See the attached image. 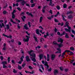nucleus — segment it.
Listing matches in <instances>:
<instances>
[{"mask_svg":"<svg viewBox=\"0 0 75 75\" xmlns=\"http://www.w3.org/2000/svg\"><path fill=\"white\" fill-rule=\"evenodd\" d=\"M33 52V50H31L28 52L29 54L30 57V58L32 61H33L34 62H36V59H35V57L36 54L34 53H33L32 54L31 52Z\"/></svg>","mask_w":75,"mask_h":75,"instance_id":"nucleus-1","label":"nucleus"},{"mask_svg":"<svg viewBox=\"0 0 75 75\" xmlns=\"http://www.w3.org/2000/svg\"><path fill=\"white\" fill-rule=\"evenodd\" d=\"M63 39H62V38H60L58 40V42H60L61 43L60 44H58L57 42H56L55 41L53 42V44L58 45L59 48H61V47L64 46V45L62 44L63 43Z\"/></svg>","mask_w":75,"mask_h":75,"instance_id":"nucleus-2","label":"nucleus"},{"mask_svg":"<svg viewBox=\"0 0 75 75\" xmlns=\"http://www.w3.org/2000/svg\"><path fill=\"white\" fill-rule=\"evenodd\" d=\"M25 37L27 38H24L23 41H24V42H28L29 41V38H30V37L28 35H26Z\"/></svg>","mask_w":75,"mask_h":75,"instance_id":"nucleus-3","label":"nucleus"},{"mask_svg":"<svg viewBox=\"0 0 75 75\" xmlns=\"http://www.w3.org/2000/svg\"><path fill=\"white\" fill-rule=\"evenodd\" d=\"M23 58H24V56L23 55L22 56V57H21L20 59L21 61H19L18 62V64H21V63H22V62H23Z\"/></svg>","mask_w":75,"mask_h":75,"instance_id":"nucleus-4","label":"nucleus"},{"mask_svg":"<svg viewBox=\"0 0 75 75\" xmlns=\"http://www.w3.org/2000/svg\"><path fill=\"white\" fill-rule=\"evenodd\" d=\"M55 57H56V55L54 54H52L51 55V59L52 61H54V59L55 58Z\"/></svg>","mask_w":75,"mask_h":75,"instance_id":"nucleus-5","label":"nucleus"},{"mask_svg":"<svg viewBox=\"0 0 75 75\" xmlns=\"http://www.w3.org/2000/svg\"><path fill=\"white\" fill-rule=\"evenodd\" d=\"M2 35H3V36H4V37H6L7 38H10L11 39L12 37V36H11V35H9V36H8L7 35H5V34H4V33Z\"/></svg>","mask_w":75,"mask_h":75,"instance_id":"nucleus-6","label":"nucleus"},{"mask_svg":"<svg viewBox=\"0 0 75 75\" xmlns=\"http://www.w3.org/2000/svg\"><path fill=\"white\" fill-rule=\"evenodd\" d=\"M57 50H58V51H57L55 52V54H61V50L60 48H57Z\"/></svg>","mask_w":75,"mask_h":75,"instance_id":"nucleus-7","label":"nucleus"},{"mask_svg":"<svg viewBox=\"0 0 75 75\" xmlns=\"http://www.w3.org/2000/svg\"><path fill=\"white\" fill-rule=\"evenodd\" d=\"M25 58L26 59V60L27 62H29L30 61V59L29 56L28 55L26 56Z\"/></svg>","mask_w":75,"mask_h":75,"instance_id":"nucleus-8","label":"nucleus"},{"mask_svg":"<svg viewBox=\"0 0 75 75\" xmlns=\"http://www.w3.org/2000/svg\"><path fill=\"white\" fill-rule=\"evenodd\" d=\"M46 35H44V37L45 38H47V37H48V36L49 37L50 36V34L48 32H47L46 33Z\"/></svg>","mask_w":75,"mask_h":75,"instance_id":"nucleus-9","label":"nucleus"},{"mask_svg":"<svg viewBox=\"0 0 75 75\" xmlns=\"http://www.w3.org/2000/svg\"><path fill=\"white\" fill-rule=\"evenodd\" d=\"M61 16L62 17L63 20V21H67V19H65V18L66 17V16L65 15H64V14H62L61 15Z\"/></svg>","mask_w":75,"mask_h":75,"instance_id":"nucleus-10","label":"nucleus"},{"mask_svg":"<svg viewBox=\"0 0 75 75\" xmlns=\"http://www.w3.org/2000/svg\"><path fill=\"white\" fill-rule=\"evenodd\" d=\"M22 21L24 23L25 22V19L26 18V17L25 16H23V17H21Z\"/></svg>","mask_w":75,"mask_h":75,"instance_id":"nucleus-11","label":"nucleus"},{"mask_svg":"<svg viewBox=\"0 0 75 75\" xmlns=\"http://www.w3.org/2000/svg\"><path fill=\"white\" fill-rule=\"evenodd\" d=\"M44 58V55L43 54H41L39 55V59L41 60L42 59Z\"/></svg>","mask_w":75,"mask_h":75,"instance_id":"nucleus-12","label":"nucleus"},{"mask_svg":"<svg viewBox=\"0 0 75 75\" xmlns=\"http://www.w3.org/2000/svg\"><path fill=\"white\" fill-rule=\"evenodd\" d=\"M3 27H5V25H4V23H2V25L1 24H0V31H1V28H3Z\"/></svg>","mask_w":75,"mask_h":75,"instance_id":"nucleus-13","label":"nucleus"},{"mask_svg":"<svg viewBox=\"0 0 75 75\" xmlns=\"http://www.w3.org/2000/svg\"><path fill=\"white\" fill-rule=\"evenodd\" d=\"M26 14L27 15H28L29 16H31L32 17H34V16H33V15L31 13H30L28 12H26Z\"/></svg>","mask_w":75,"mask_h":75,"instance_id":"nucleus-14","label":"nucleus"},{"mask_svg":"<svg viewBox=\"0 0 75 75\" xmlns=\"http://www.w3.org/2000/svg\"><path fill=\"white\" fill-rule=\"evenodd\" d=\"M22 2L21 3V4H22V6H24V4H26V1H24V0H22Z\"/></svg>","mask_w":75,"mask_h":75,"instance_id":"nucleus-15","label":"nucleus"},{"mask_svg":"<svg viewBox=\"0 0 75 75\" xmlns=\"http://www.w3.org/2000/svg\"><path fill=\"white\" fill-rule=\"evenodd\" d=\"M69 20H71V18L73 19L72 15H70L67 16Z\"/></svg>","mask_w":75,"mask_h":75,"instance_id":"nucleus-16","label":"nucleus"},{"mask_svg":"<svg viewBox=\"0 0 75 75\" xmlns=\"http://www.w3.org/2000/svg\"><path fill=\"white\" fill-rule=\"evenodd\" d=\"M35 35H33V38H34V39H35L36 42H38V39H37V38L36 37Z\"/></svg>","mask_w":75,"mask_h":75,"instance_id":"nucleus-17","label":"nucleus"},{"mask_svg":"<svg viewBox=\"0 0 75 75\" xmlns=\"http://www.w3.org/2000/svg\"><path fill=\"white\" fill-rule=\"evenodd\" d=\"M36 33L37 34H40V36H41V33L40 34V32H39V29H36Z\"/></svg>","mask_w":75,"mask_h":75,"instance_id":"nucleus-18","label":"nucleus"},{"mask_svg":"<svg viewBox=\"0 0 75 75\" xmlns=\"http://www.w3.org/2000/svg\"><path fill=\"white\" fill-rule=\"evenodd\" d=\"M47 61H50V55H49V54H47Z\"/></svg>","mask_w":75,"mask_h":75,"instance_id":"nucleus-19","label":"nucleus"},{"mask_svg":"<svg viewBox=\"0 0 75 75\" xmlns=\"http://www.w3.org/2000/svg\"><path fill=\"white\" fill-rule=\"evenodd\" d=\"M68 7V5H67L66 4H64L63 6V7L64 8H67Z\"/></svg>","mask_w":75,"mask_h":75,"instance_id":"nucleus-20","label":"nucleus"},{"mask_svg":"<svg viewBox=\"0 0 75 75\" xmlns=\"http://www.w3.org/2000/svg\"><path fill=\"white\" fill-rule=\"evenodd\" d=\"M54 75H56V74H58V70L55 69L54 70Z\"/></svg>","mask_w":75,"mask_h":75,"instance_id":"nucleus-21","label":"nucleus"},{"mask_svg":"<svg viewBox=\"0 0 75 75\" xmlns=\"http://www.w3.org/2000/svg\"><path fill=\"white\" fill-rule=\"evenodd\" d=\"M74 13L72 11H68L67 12V15H69V14H73Z\"/></svg>","mask_w":75,"mask_h":75,"instance_id":"nucleus-22","label":"nucleus"},{"mask_svg":"<svg viewBox=\"0 0 75 75\" xmlns=\"http://www.w3.org/2000/svg\"><path fill=\"white\" fill-rule=\"evenodd\" d=\"M23 26L24 28H25V29L26 30H28L29 29V28L27 27V24H25V25H24Z\"/></svg>","mask_w":75,"mask_h":75,"instance_id":"nucleus-23","label":"nucleus"},{"mask_svg":"<svg viewBox=\"0 0 75 75\" xmlns=\"http://www.w3.org/2000/svg\"><path fill=\"white\" fill-rule=\"evenodd\" d=\"M65 38H69V35H68V33H67L65 35Z\"/></svg>","mask_w":75,"mask_h":75,"instance_id":"nucleus-24","label":"nucleus"},{"mask_svg":"<svg viewBox=\"0 0 75 75\" xmlns=\"http://www.w3.org/2000/svg\"><path fill=\"white\" fill-rule=\"evenodd\" d=\"M43 19V18L42 17H41L40 18V19L39 20L40 23H41V22H42V20Z\"/></svg>","mask_w":75,"mask_h":75,"instance_id":"nucleus-25","label":"nucleus"},{"mask_svg":"<svg viewBox=\"0 0 75 75\" xmlns=\"http://www.w3.org/2000/svg\"><path fill=\"white\" fill-rule=\"evenodd\" d=\"M2 63L3 65H5V64H7V61H4L2 62Z\"/></svg>","mask_w":75,"mask_h":75,"instance_id":"nucleus-26","label":"nucleus"},{"mask_svg":"<svg viewBox=\"0 0 75 75\" xmlns=\"http://www.w3.org/2000/svg\"><path fill=\"white\" fill-rule=\"evenodd\" d=\"M68 27L69 30V33H71V27H69V26H68L67 27Z\"/></svg>","mask_w":75,"mask_h":75,"instance_id":"nucleus-27","label":"nucleus"},{"mask_svg":"<svg viewBox=\"0 0 75 75\" xmlns=\"http://www.w3.org/2000/svg\"><path fill=\"white\" fill-rule=\"evenodd\" d=\"M18 69H19L20 70H21L22 69V67L20 66H18Z\"/></svg>","mask_w":75,"mask_h":75,"instance_id":"nucleus-28","label":"nucleus"},{"mask_svg":"<svg viewBox=\"0 0 75 75\" xmlns=\"http://www.w3.org/2000/svg\"><path fill=\"white\" fill-rule=\"evenodd\" d=\"M66 33H65V32H63L61 34V36H62V35H65V34H66Z\"/></svg>","mask_w":75,"mask_h":75,"instance_id":"nucleus-29","label":"nucleus"},{"mask_svg":"<svg viewBox=\"0 0 75 75\" xmlns=\"http://www.w3.org/2000/svg\"><path fill=\"white\" fill-rule=\"evenodd\" d=\"M12 14V18L13 19H14V18H15V15H14V14Z\"/></svg>","mask_w":75,"mask_h":75,"instance_id":"nucleus-30","label":"nucleus"},{"mask_svg":"<svg viewBox=\"0 0 75 75\" xmlns=\"http://www.w3.org/2000/svg\"><path fill=\"white\" fill-rule=\"evenodd\" d=\"M13 73H17V71H16L15 69H13Z\"/></svg>","mask_w":75,"mask_h":75,"instance_id":"nucleus-31","label":"nucleus"},{"mask_svg":"<svg viewBox=\"0 0 75 75\" xmlns=\"http://www.w3.org/2000/svg\"><path fill=\"white\" fill-rule=\"evenodd\" d=\"M65 51L62 54V57H64V55H65Z\"/></svg>","mask_w":75,"mask_h":75,"instance_id":"nucleus-32","label":"nucleus"},{"mask_svg":"<svg viewBox=\"0 0 75 75\" xmlns=\"http://www.w3.org/2000/svg\"><path fill=\"white\" fill-rule=\"evenodd\" d=\"M58 31V29L57 28H54V31L55 32V33L57 32V31Z\"/></svg>","mask_w":75,"mask_h":75,"instance_id":"nucleus-33","label":"nucleus"},{"mask_svg":"<svg viewBox=\"0 0 75 75\" xmlns=\"http://www.w3.org/2000/svg\"><path fill=\"white\" fill-rule=\"evenodd\" d=\"M3 14H4V15H6V14H7V11L5 10L4 11H3Z\"/></svg>","mask_w":75,"mask_h":75,"instance_id":"nucleus-34","label":"nucleus"},{"mask_svg":"<svg viewBox=\"0 0 75 75\" xmlns=\"http://www.w3.org/2000/svg\"><path fill=\"white\" fill-rule=\"evenodd\" d=\"M28 25H29V27H31V22H28Z\"/></svg>","mask_w":75,"mask_h":75,"instance_id":"nucleus-35","label":"nucleus"},{"mask_svg":"<svg viewBox=\"0 0 75 75\" xmlns=\"http://www.w3.org/2000/svg\"><path fill=\"white\" fill-rule=\"evenodd\" d=\"M60 6H56V8H57V10H60Z\"/></svg>","mask_w":75,"mask_h":75,"instance_id":"nucleus-36","label":"nucleus"},{"mask_svg":"<svg viewBox=\"0 0 75 75\" xmlns=\"http://www.w3.org/2000/svg\"><path fill=\"white\" fill-rule=\"evenodd\" d=\"M42 40H43V41H44V39L42 38H40V42H42Z\"/></svg>","mask_w":75,"mask_h":75,"instance_id":"nucleus-37","label":"nucleus"},{"mask_svg":"<svg viewBox=\"0 0 75 75\" xmlns=\"http://www.w3.org/2000/svg\"><path fill=\"white\" fill-rule=\"evenodd\" d=\"M11 23H13L14 24H16V22L13 21V20L11 19Z\"/></svg>","mask_w":75,"mask_h":75,"instance_id":"nucleus-38","label":"nucleus"},{"mask_svg":"<svg viewBox=\"0 0 75 75\" xmlns=\"http://www.w3.org/2000/svg\"><path fill=\"white\" fill-rule=\"evenodd\" d=\"M6 28L8 30V29H10V27L9 26V25L7 24L6 25Z\"/></svg>","mask_w":75,"mask_h":75,"instance_id":"nucleus-39","label":"nucleus"},{"mask_svg":"<svg viewBox=\"0 0 75 75\" xmlns=\"http://www.w3.org/2000/svg\"><path fill=\"white\" fill-rule=\"evenodd\" d=\"M57 34L58 35H60V36H61V33L59 31L57 32Z\"/></svg>","mask_w":75,"mask_h":75,"instance_id":"nucleus-40","label":"nucleus"},{"mask_svg":"<svg viewBox=\"0 0 75 75\" xmlns=\"http://www.w3.org/2000/svg\"><path fill=\"white\" fill-rule=\"evenodd\" d=\"M10 57H8V62H10Z\"/></svg>","mask_w":75,"mask_h":75,"instance_id":"nucleus-41","label":"nucleus"},{"mask_svg":"<svg viewBox=\"0 0 75 75\" xmlns=\"http://www.w3.org/2000/svg\"><path fill=\"white\" fill-rule=\"evenodd\" d=\"M66 25L67 26V27L69 26V22H66Z\"/></svg>","mask_w":75,"mask_h":75,"instance_id":"nucleus-42","label":"nucleus"},{"mask_svg":"<svg viewBox=\"0 0 75 75\" xmlns=\"http://www.w3.org/2000/svg\"><path fill=\"white\" fill-rule=\"evenodd\" d=\"M35 4L34 3L33 4H32L31 7H34L35 6Z\"/></svg>","mask_w":75,"mask_h":75,"instance_id":"nucleus-43","label":"nucleus"},{"mask_svg":"<svg viewBox=\"0 0 75 75\" xmlns=\"http://www.w3.org/2000/svg\"><path fill=\"white\" fill-rule=\"evenodd\" d=\"M70 50H71L72 51H74V48L73 47H70Z\"/></svg>","mask_w":75,"mask_h":75,"instance_id":"nucleus-44","label":"nucleus"},{"mask_svg":"<svg viewBox=\"0 0 75 75\" xmlns=\"http://www.w3.org/2000/svg\"><path fill=\"white\" fill-rule=\"evenodd\" d=\"M54 21L55 23H58L59 22L58 20H57V19L55 18H54Z\"/></svg>","mask_w":75,"mask_h":75,"instance_id":"nucleus-45","label":"nucleus"},{"mask_svg":"<svg viewBox=\"0 0 75 75\" xmlns=\"http://www.w3.org/2000/svg\"><path fill=\"white\" fill-rule=\"evenodd\" d=\"M16 21H18V23H20L21 22V21L20 20H18L17 19H16Z\"/></svg>","mask_w":75,"mask_h":75,"instance_id":"nucleus-46","label":"nucleus"},{"mask_svg":"<svg viewBox=\"0 0 75 75\" xmlns=\"http://www.w3.org/2000/svg\"><path fill=\"white\" fill-rule=\"evenodd\" d=\"M64 30H65V31H67V32H69V30H68V29H67V28H64Z\"/></svg>","mask_w":75,"mask_h":75,"instance_id":"nucleus-47","label":"nucleus"},{"mask_svg":"<svg viewBox=\"0 0 75 75\" xmlns=\"http://www.w3.org/2000/svg\"><path fill=\"white\" fill-rule=\"evenodd\" d=\"M70 54H68L69 55H72L74 54V53H73V52H70Z\"/></svg>","mask_w":75,"mask_h":75,"instance_id":"nucleus-48","label":"nucleus"},{"mask_svg":"<svg viewBox=\"0 0 75 75\" xmlns=\"http://www.w3.org/2000/svg\"><path fill=\"white\" fill-rule=\"evenodd\" d=\"M23 0H17L16 1V2L17 3H18L19 2H21V1H22Z\"/></svg>","mask_w":75,"mask_h":75,"instance_id":"nucleus-49","label":"nucleus"},{"mask_svg":"<svg viewBox=\"0 0 75 75\" xmlns=\"http://www.w3.org/2000/svg\"><path fill=\"white\" fill-rule=\"evenodd\" d=\"M21 16H24V12H22L20 14Z\"/></svg>","mask_w":75,"mask_h":75,"instance_id":"nucleus-50","label":"nucleus"},{"mask_svg":"<svg viewBox=\"0 0 75 75\" xmlns=\"http://www.w3.org/2000/svg\"><path fill=\"white\" fill-rule=\"evenodd\" d=\"M0 58L1 61H3V59H4V58H3V57L2 56H1L0 57Z\"/></svg>","mask_w":75,"mask_h":75,"instance_id":"nucleus-51","label":"nucleus"},{"mask_svg":"<svg viewBox=\"0 0 75 75\" xmlns=\"http://www.w3.org/2000/svg\"><path fill=\"white\" fill-rule=\"evenodd\" d=\"M49 13H50L51 14H53L52 13V10H50V11H49Z\"/></svg>","mask_w":75,"mask_h":75,"instance_id":"nucleus-52","label":"nucleus"},{"mask_svg":"<svg viewBox=\"0 0 75 75\" xmlns=\"http://www.w3.org/2000/svg\"><path fill=\"white\" fill-rule=\"evenodd\" d=\"M16 12V10H13L12 14H14V13H15Z\"/></svg>","mask_w":75,"mask_h":75,"instance_id":"nucleus-53","label":"nucleus"},{"mask_svg":"<svg viewBox=\"0 0 75 75\" xmlns=\"http://www.w3.org/2000/svg\"><path fill=\"white\" fill-rule=\"evenodd\" d=\"M29 68L30 69H33V68L31 66H29Z\"/></svg>","mask_w":75,"mask_h":75,"instance_id":"nucleus-54","label":"nucleus"},{"mask_svg":"<svg viewBox=\"0 0 75 75\" xmlns=\"http://www.w3.org/2000/svg\"><path fill=\"white\" fill-rule=\"evenodd\" d=\"M25 65H26V64H25V63L23 64L22 65V67L23 68H24V67H25Z\"/></svg>","mask_w":75,"mask_h":75,"instance_id":"nucleus-55","label":"nucleus"},{"mask_svg":"<svg viewBox=\"0 0 75 75\" xmlns=\"http://www.w3.org/2000/svg\"><path fill=\"white\" fill-rule=\"evenodd\" d=\"M18 45H21V42L19 41L18 42Z\"/></svg>","mask_w":75,"mask_h":75,"instance_id":"nucleus-56","label":"nucleus"},{"mask_svg":"<svg viewBox=\"0 0 75 75\" xmlns=\"http://www.w3.org/2000/svg\"><path fill=\"white\" fill-rule=\"evenodd\" d=\"M59 69L61 71H63V69H62V67H59Z\"/></svg>","mask_w":75,"mask_h":75,"instance_id":"nucleus-57","label":"nucleus"},{"mask_svg":"<svg viewBox=\"0 0 75 75\" xmlns=\"http://www.w3.org/2000/svg\"><path fill=\"white\" fill-rule=\"evenodd\" d=\"M71 32L72 33H73V34H75V31L74 30H71Z\"/></svg>","mask_w":75,"mask_h":75,"instance_id":"nucleus-58","label":"nucleus"},{"mask_svg":"<svg viewBox=\"0 0 75 75\" xmlns=\"http://www.w3.org/2000/svg\"><path fill=\"white\" fill-rule=\"evenodd\" d=\"M17 9L19 11H21V8L20 7H18L17 8Z\"/></svg>","mask_w":75,"mask_h":75,"instance_id":"nucleus-59","label":"nucleus"},{"mask_svg":"<svg viewBox=\"0 0 75 75\" xmlns=\"http://www.w3.org/2000/svg\"><path fill=\"white\" fill-rule=\"evenodd\" d=\"M51 71H52V68H50L48 69V71H49V72H51Z\"/></svg>","mask_w":75,"mask_h":75,"instance_id":"nucleus-60","label":"nucleus"},{"mask_svg":"<svg viewBox=\"0 0 75 75\" xmlns=\"http://www.w3.org/2000/svg\"><path fill=\"white\" fill-rule=\"evenodd\" d=\"M40 67H41V68L42 69V70L44 71V67H43V66L41 65H40Z\"/></svg>","mask_w":75,"mask_h":75,"instance_id":"nucleus-61","label":"nucleus"},{"mask_svg":"<svg viewBox=\"0 0 75 75\" xmlns=\"http://www.w3.org/2000/svg\"><path fill=\"white\" fill-rule=\"evenodd\" d=\"M68 70H69V69H64V71H65V72H68Z\"/></svg>","mask_w":75,"mask_h":75,"instance_id":"nucleus-62","label":"nucleus"},{"mask_svg":"<svg viewBox=\"0 0 75 75\" xmlns=\"http://www.w3.org/2000/svg\"><path fill=\"white\" fill-rule=\"evenodd\" d=\"M25 72H26V74H28V73H30V71H26V70H25Z\"/></svg>","mask_w":75,"mask_h":75,"instance_id":"nucleus-63","label":"nucleus"},{"mask_svg":"<svg viewBox=\"0 0 75 75\" xmlns=\"http://www.w3.org/2000/svg\"><path fill=\"white\" fill-rule=\"evenodd\" d=\"M47 65H48V62H45V66H47Z\"/></svg>","mask_w":75,"mask_h":75,"instance_id":"nucleus-64","label":"nucleus"}]
</instances>
